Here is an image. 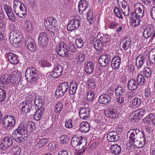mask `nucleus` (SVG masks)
I'll use <instances>...</instances> for the list:
<instances>
[{
	"instance_id": "obj_56",
	"label": "nucleus",
	"mask_w": 155,
	"mask_h": 155,
	"mask_svg": "<svg viewBox=\"0 0 155 155\" xmlns=\"http://www.w3.org/2000/svg\"><path fill=\"white\" fill-rule=\"evenodd\" d=\"M105 94L108 95L110 98L114 95V89L113 87H110L105 91Z\"/></svg>"
},
{
	"instance_id": "obj_7",
	"label": "nucleus",
	"mask_w": 155,
	"mask_h": 155,
	"mask_svg": "<svg viewBox=\"0 0 155 155\" xmlns=\"http://www.w3.org/2000/svg\"><path fill=\"white\" fill-rule=\"evenodd\" d=\"M23 39L22 35L18 31L16 32H11L10 33L9 39L12 45H18Z\"/></svg>"
},
{
	"instance_id": "obj_60",
	"label": "nucleus",
	"mask_w": 155,
	"mask_h": 155,
	"mask_svg": "<svg viewBox=\"0 0 155 155\" xmlns=\"http://www.w3.org/2000/svg\"><path fill=\"white\" fill-rule=\"evenodd\" d=\"M150 69L148 67L144 68L143 71V74L145 77L147 78L150 77L151 74Z\"/></svg>"
},
{
	"instance_id": "obj_37",
	"label": "nucleus",
	"mask_w": 155,
	"mask_h": 155,
	"mask_svg": "<svg viewBox=\"0 0 155 155\" xmlns=\"http://www.w3.org/2000/svg\"><path fill=\"white\" fill-rule=\"evenodd\" d=\"M96 36L97 38L100 39L103 44H107L110 40L108 35H104L100 32L98 33Z\"/></svg>"
},
{
	"instance_id": "obj_43",
	"label": "nucleus",
	"mask_w": 155,
	"mask_h": 155,
	"mask_svg": "<svg viewBox=\"0 0 155 155\" xmlns=\"http://www.w3.org/2000/svg\"><path fill=\"white\" fill-rule=\"evenodd\" d=\"M135 79L136 82L139 86L140 85H143L144 84L145 79L143 76L142 74H139L136 76H133Z\"/></svg>"
},
{
	"instance_id": "obj_52",
	"label": "nucleus",
	"mask_w": 155,
	"mask_h": 155,
	"mask_svg": "<svg viewBox=\"0 0 155 155\" xmlns=\"http://www.w3.org/2000/svg\"><path fill=\"white\" fill-rule=\"evenodd\" d=\"M87 98L89 101H93L95 99V92L92 91L90 90L87 93Z\"/></svg>"
},
{
	"instance_id": "obj_23",
	"label": "nucleus",
	"mask_w": 155,
	"mask_h": 155,
	"mask_svg": "<svg viewBox=\"0 0 155 155\" xmlns=\"http://www.w3.org/2000/svg\"><path fill=\"white\" fill-rule=\"evenodd\" d=\"M111 101V98L107 95L104 94L101 95L99 97L98 101L100 104L107 105L109 104Z\"/></svg>"
},
{
	"instance_id": "obj_13",
	"label": "nucleus",
	"mask_w": 155,
	"mask_h": 155,
	"mask_svg": "<svg viewBox=\"0 0 155 155\" xmlns=\"http://www.w3.org/2000/svg\"><path fill=\"white\" fill-rule=\"evenodd\" d=\"M117 3L119 8H122L121 10L124 16L129 15L130 12L126 2L124 0H117Z\"/></svg>"
},
{
	"instance_id": "obj_4",
	"label": "nucleus",
	"mask_w": 155,
	"mask_h": 155,
	"mask_svg": "<svg viewBox=\"0 0 155 155\" xmlns=\"http://www.w3.org/2000/svg\"><path fill=\"white\" fill-rule=\"evenodd\" d=\"M81 18L78 15L74 16L68 23L67 27L68 31H72L78 29L80 26Z\"/></svg>"
},
{
	"instance_id": "obj_64",
	"label": "nucleus",
	"mask_w": 155,
	"mask_h": 155,
	"mask_svg": "<svg viewBox=\"0 0 155 155\" xmlns=\"http://www.w3.org/2000/svg\"><path fill=\"white\" fill-rule=\"evenodd\" d=\"M49 149L51 151H53L56 149L57 147V145L55 142L49 143L48 145Z\"/></svg>"
},
{
	"instance_id": "obj_50",
	"label": "nucleus",
	"mask_w": 155,
	"mask_h": 155,
	"mask_svg": "<svg viewBox=\"0 0 155 155\" xmlns=\"http://www.w3.org/2000/svg\"><path fill=\"white\" fill-rule=\"evenodd\" d=\"M145 110L144 109H141L135 110L134 113L132 114V115L134 116L135 114H137L139 117L141 118L145 114Z\"/></svg>"
},
{
	"instance_id": "obj_30",
	"label": "nucleus",
	"mask_w": 155,
	"mask_h": 155,
	"mask_svg": "<svg viewBox=\"0 0 155 155\" xmlns=\"http://www.w3.org/2000/svg\"><path fill=\"white\" fill-rule=\"evenodd\" d=\"M8 60L12 64H16L19 62L18 56L12 53H9L7 54Z\"/></svg>"
},
{
	"instance_id": "obj_39",
	"label": "nucleus",
	"mask_w": 155,
	"mask_h": 155,
	"mask_svg": "<svg viewBox=\"0 0 155 155\" xmlns=\"http://www.w3.org/2000/svg\"><path fill=\"white\" fill-rule=\"evenodd\" d=\"M90 128V124L87 121L83 122L80 124V130L82 132H88Z\"/></svg>"
},
{
	"instance_id": "obj_25",
	"label": "nucleus",
	"mask_w": 155,
	"mask_h": 155,
	"mask_svg": "<svg viewBox=\"0 0 155 155\" xmlns=\"http://www.w3.org/2000/svg\"><path fill=\"white\" fill-rule=\"evenodd\" d=\"M45 99L44 97L41 96H39L37 98H36L34 101L35 107L38 108H44L43 107L45 103Z\"/></svg>"
},
{
	"instance_id": "obj_27",
	"label": "nucleus",
	"mask_w": 155,
	"mask_h": 155,
	"mask_svg": "<svg viewBox=\"0 0 155 155\" xmlns=\"http://www.w3.org/2000/svg\"><path fill=\"white\" fill-rule=\"evenodd\" d=\"M89 4L86 0H80L78 3V8L80 13L83 14L84 11L87 8Z\"/></svg>"
},
{
	"instance_id": "obj_48",
	"label": "nucleus",
	"mask_w": 155,
	"mask_h": 155,
	"mask_svg": "<svg viewBox=\"0 0 155 155\" xmlns=\"http://www.w3.org/2000/svg\"><path fill=\"white\" fill-rule=\"evenodd\" d=\"M115 15L118 18L123 20V17L120 8L117 6H115L113 10Z\"/></svg>"
},
{
	"instance_id": "obj_11",
	"label": "nucleus",
	"mask_w": 155,
	"mask_h": 155,
	"mask_svg": "<svg viewBox=\"0 0 155 155\" xmlns=\"http://www.w3.org/2000/svg\"><path fill=\"white\" fill-rule=\"evenodd\" d=\"M111 55L110 54H103L99 58L98 62L101 67L107 66L111 61Z\"/></svg>"
},
{
	"instance_id": "obj_14",
	"label": "nucleus",
	"mask_w": 155,
	"mask_h": 155,
	"mask_svg": "<svg viewBox=\"0 0 155 155\" xmlns=\"http://www.w3.org/2000/svg\"><path fill=\"white\" fill-rule=\"evenodd\" d=\"M104 114L107 117L112 119L116 118L119 116L116 108L114 107H111L105 110Z\"/></svg>"
},
{
	"instance_id": "obj_24",
	"label": "nucleus",
	"mask_w": 155,
	"mask_h": 155,
	"mask_svg": "<svg viewBox=\"0 0 155 155\" xmlns=\"http://www.w3.org/2000/svg\"><path fill=\"white\" fill-rule=\"evenodd\" d=\"M95 65L92 62L89 61H86L84 64L85 71L87 74H91L93 72Z\"/></svg>"
},
{
	"instance_id": "obj_9",
	"label": "nucleus",
	"mask_w": 155,
	"mask_h": 155,
	"mask_svg": "<svg viewBox=\"0 0 155 155\" xmlns=\"http://www.w3.org/2000/svg\"><path fill=\"white\" fill-rule=\"evenodd\" d=\"M32 106V102L25 101L20 103L19 108L22 114H27L30 111Z\"/></svg>"
},
{
	"instance_id": "obj_8",
	"label": "nucleus",
	"mask_w": 155,
	"mask_h": 155,
	"mask_svg": "<svg viewBox=\"0 0 155 155\" xmlns=\"http://www.w3.org/2000/svg\"><path fill=\"white\" fill-rule=\"evenodd\" d=\"M140 132L139 129L137 128L132 129L127 132V136L130 143L133 144L138 141Z\"/></svg>"
},
{
	"instance_id": "obj_15",
	"label": "nucleus",
	"mask_w": 155,
	"mask_h": 155,
	"mask_svg": "<svg viewBox=\"0 0 155 155\" xmlns=\"http://www.w3.org/2000/svg\"><path fill=\"white\" fill-rule=\"evenodd\" d=\"M63 70L62 66L59 64L55 65L51 73V75L53 78H58L61 75Z\"/></svg>"
},
{
	"instance_id": "obj_47",
	"label": "nucleus",
	"mask_w": 155,
	"mask_h": 155,
	"mask_svg": "<svg viewBox=\"0 0 155 155\" xmlns=\"http://www.w3.org/2000/svg\"><path fill=\"white\" fill-rule=\"evenodd\" d=\"M7 95V91L0 87V102H3L5 100Z\"/></svg>"
},
{
	"instance_id": "obj_28",
	"label": "nucleus",
	"mask_w": 155,
	"mask_h": 155,
	"mask_svg": "<svg viewBox=\"0 0 155 155\" xmlns=\"http://www.w3.org/2000/svg\"><path fill=\"white\" fill-rule=\"evenodd\" d=\"M24 134L15 130L12 134V137L17 142L22 143L23 142V136Z\"/></svg>"
},
{
	"instance_id": "obj_54",
	"label": "nucleus",
	"mask_w": 155,
	"mask_h": 155,
	"mask_svg": "<svg viewBox=\"0 0 155 155\" xmlns=\"http://www.w3.org/2000/svg\"><path fill=\"white\" fill-rule=\"evenodd\" d=\"M63 107V104L61 102H59L56 104L54 107V112L56 113H59L61 112Z\"/></svg>"
},
{
	"instance_id": "obj_40",
	"label": "nucleus",
	"mask_w": 155,
	"mask_h": 155,
	"mask_svg": "<svg viewBox=\"0 0 155 155\" xmlns=\"http://www.w3.org/2000/svg\"><path fill=\"white\" fill-rule=\"evenodd\" d=\"M131 17L130 18V21L129 22L131 26H133L134 27H137L139 24L140 19V18L136 16Z\"/></svg>"
},
{
	"instance_id": "obj_21",
	"label": "nucleus",
	"mask_w": 155,
	"mask_h": 155,
	"mask_svg": "<svg viewBox=\"0 0 155 155\" xmlns=\"http://www.w3.org/2000/svg\"><path fill=\"white\" fill-rule=\"evenodd\" d=\"M107 138L108 140L110 142H115L119 140V136L116 132L112 131L108 134Z\"/></svg>"
},
{
	"instance_id": "obj_33",
	"label": "nucleus",
	"mask_w": 155,
	"mask_h": 155,
	"mask_svg": "<svg viewBox=\"0 0 155 155\" xmlns=\"http://www.w3.org/2000/svg\"><path fill=\"white\" fill-rule=\"evenodd\" d=\"M48 142V140L46 138H43L39 140L34 146L35 149L38 150L41 148L45 147Z\"/></svg>"
},
{
	"instance_id": "obj_5",
	"label": "nucleus",
	"mask_w": 155,
	"mask_h": 155,
	"mask_svg": "<svg viewBox=\"0 0 155 155\" xmlns=\"http://www.w3.org/2000/svg\"><path fill=\"white\" fill-rule=\"evenodd\" d=\"M69 88V84L67 82H64L59 84L55 92V94L57 97H63L68 91Z\"/></svg>"
},
{
	"instance_id": "obj_59",
	"label": "nucleus",
	"mask_w": 155,
	"mask_h": 155,
	"mask_svg": "<svg viewBox=\"0 0 155 155\" xmlns=\"http://www.w3.org/2000/svg\"><path fill=\"white\" fill-rule=\"evenodd\" d=\"M4 17V14L3 11H0V29L4 27L5 23L3 19Z\"/></svg>"
},
{
	"instance_id": "obj_12",
	"label": "nucleus",
	"mask_w": 155,
	"mask_h": 155,
	"mask_svg": "<svg viewBox=\"0 0 155 155\" xmlns=\"http://www.w3.org/2000/svg\"><path fill=\"white\" fill-rule=\"evenodd\" d=\"M47 21H46V23L47 24L48 26V29L50 32L54 33L57 30L58 22L56 19L53 17H50L47 18Z\"/></svg>"
},
{
	"instance_id": "obj_1",
	"label": "nucleus",
	"mask_w": 155,
	"mask_h": 155,
	"mask_svg": "<svg viewBox=\"0 0 155 155\" xmlns=\"http://www.w3.org/2000/svg\"><path fill=\"white\" fill-rule=\"evenodd\" d=\"M72 146L76 150L79 151L83 149L87 145V140L84 137H76L72 138L71 140Z\"/></svg>"
},
{
	"instance_id": "obj_22",
	"label": "nucleus",
	"mask_w": 155,
	"mask_h": 155,
	"mask_svg": "<svg viewBox=\"0 0 155 155\" xmlns=\"http://www.w3.org/2000/svg\"><path fill=\"white\" fill-rule=\"evenodd\" d=\"M154 28L151 25L147 26L144 29L143 35L145 38H148L153 35Z\"/></svg>"
},
{
	"instance_id": "obj_49",
	"label": "nucleus",
	"mask_w": 155,
	"mask_h": 155,
	"mask_svg": "<svg viewBox=\"0 0 155 155\" xmlns=\"http://www.w3.org/2000/svg\"><path fill=\"white\" fill-rule=\"evenodd\" d=\"M25 124L24 123H20L18 125L17 128L15 130V131H18L24 134V132L25 131Z\"/></svg>"
},
{
	"instance_id": "obj_57",
	"label": "nucleus",
	"mask_w": 155,
	"mask_h": 155,
	"mask_svg": "<svg viewBox=\"0 0 155 155\" xmlns=\"http://www.w3.org/2000/svg\"><path fill=\"white\" fill-rule=\"evenodd\" d=\"M66 50L67 51L73 53L76 51V48L74 45L71 44L68 46L66 45Z\"/></svg>"
},
{
	"instance_id": "obj_2",
	"label": "nucleus",
	"mask_w": 155,
	"mask_h": 155,
	"mask_svg": "<svg viewBox=\"0 0 155 155\" xmlns=\"http://www.w3.org/2000/svg\"><path fill=\"white\" fill-rule=\"evenodd\" d=\"M25 74L27 80L30 83L33 84L38 81V71L35 68L31 67L27 69Z\"/></svg>"
},
{
	"instance_id": "obj_61",
	"label": "nucleus",
	"mask_w": 155,
	"mask_h": 155,
	"mask_svg": "<svg viewBox=\"0 0 155 155\" xmlns=\"http://www.w3.org/2000/svg\"><path fill=\"white\" fill-rule=\"evenodd\" d=\"M141 132L143 134L142 138L143 139V140L142 141H140L139 143V146L138 147V148H142L144 146L146 142V138L144 133L142 131H141Z\"/></svg>"
},
{
	"instance_id": "obj_38",
	"label": "nucleus",
	"mask_w": 155,
	"mask_h": 155,
	"mask_svg": "<svg viewBox=\"0 0 155 155\" xmlns=\"http://www.w3.org/2000/svg\"><path fill=\"white\" fill-rule=\"evenodd\" d=\"M144 120L146 121L148 124L152 123L155 126V115L152 113H150L144 118Z\"/></svg>"
},
{
	"instance_id": "obj_42",
	"label": "nucleus",
	"mask_w": 155,
	"mask_h": 155,
	"mask_svg": "<svg viewBox=\"0 0 155 155\" xmlns=\"http://www.w3.org/2000/svg\"><path fill=\"white\" fill-rule=\"evenodd\" d=\"M124 42L123 44L122 47L125 51H126L130 46L131 39L130 37L126 36L124 39Z\"/></svg>"
},
{
	"instance_id": "obj_32",
	"label": "nucleus",
	"mask_w": 155,
	"mask_h": 155,
	"mask_svg": "<svg viewBox=\"0 0 155 155\" xmlns=\"http://www.w3.org/2000/svg\"><path fill=\"white\" fill-rule=\"evenodd\" d=\"M142 98V96H139L133 99L131 101V104L132 107H136L139 106L142 102L141 100Z\"/></svg>"
},
{
	"instance_id": "obj_62",
	"label": "nucleus",
	"mask_w": 155,
	"mask_h": 155,
	"mask_svg": "<svg viewBox=\"0 0 155 155\" xmlns=\"http://www.w3.org/2000/svg\"><path fill=\"white\" fill-rule=\"evenodd\" d=\"M15 12L17 15L21 18H24L26 16L27 12L17 10V11H16V12Z\"/></svg>"
},
{
	"instance_id": "obj_36",
	"label": "nucleus",
	"mask_w": 155,
	"mask_h": 155,
	"mask_svg": "<svg viewBox=\"0 0 155 155\" xmlns=\"http://www.w3.org/2000/svg\"><path fill=\"white\" fill-rule=\"evenodd\" d=\"M125 87L121 86H118L115 89V94L116 96H122L126 94Z\"/></svg>"
},
{
	"instance_id": "obj_53",
	"label": "nucleus",
	"mask_w": 155,
	"mask_h": 155,
	"mask_svg": "<svg viewBox=\"0 0 155 155\" xmlns=\"http://www.w3.org/2000/svg\"><path fill=\"white\" fill-rule=\"evenodd\" d=\"M119 25V24L117 21L114 20L110 22L108 27L110 29L114 30L116 29Z\"/></svg>"
},
{
	"instance_id": "obj_34",
	"label": "nucleus",
	"mask_w": 155,
	"mask_h": 155,
	"mask_svg": "<svg viewBox=\"0 0 155 155\" xmlns=\"http://www.w3.org/2000/svg\"><path fill=\"white\" fill-rule=\"evenodd\" d=\"M145 58L144 56L139 55L137 56L136 60V65L139 69H140L145 63Z\"/></svg>"
},
{
	"instance_id": "obj_29",
	"label": "nucleus",
	"mask_w": 155,
	"mask_h": 155,
	"mask_svg": "<svg viewBox=\"0 0 155 155\" xmlns=\"http://www.w3.org/2000/svg\"><path fill=\"white\" fill-rule=\"evenodd\" d=\"M110 151L114 155H119L120 154L121 151L120 146L117 144L112 145L110 147Z\"/></svg>"
},
{
	"instance_id": "obj_6",
	"label": "nucleus",
	"mask_w": 155,
	"mask_h": 155,
	"mask_svg": "<svg viewBox=\"0 0 155 155\" xmlns=\"http://www.w3.org/2000/svg\"><path fill=\"white\" fill-rule=\"evenodd\" d=\"M2 126L6 129L10 130L13 128L15 125V120L14 117L7 115L4 117L2 121Z\"/></svg>"
},
{
	"instance_id": "obj_55",
	"label": "nucleus",
	"mask_w": 155,
	"mask_h": 155,
	"mask_svg": "<svg viewBox=\"0 0 155 155\" xmlns=\"http://www.w3.org/2000/svg\"><path fill=\"white\" fill-rule=\"evenodd\" d=\"M60 142L61 144H65L69 141L70 138L68 136L64 135H61L60 137Z\"/></svg>"
},
{
	"instance_id": "obj_46",
	"label": "nucleus",
	"mask_w": 155,
	"mask_h": 155,
	"mask_svg": "<svg viewBox=\"0 0 155 155\" xmlns=\"http://www.w3.org/2000/svg\"><path fill=\"white\" fill-rule=\"evenodd\" d=\"M93 12L91 9H90L86 13V17L88 22L90 24L93 22Z\"/></svg>"
},
{
	"instance_id": "obj_63",
	"label": "nucleus",
	"mask_w": 155,
	"mask_h": 155,
	"mask_svg": "<svg viewBox=\"0 0 155 155\" xmlns=\"http://www.w3.org/2000/svg\"><path fill=\"white\" fill-rule=\"evenodd\" d=\"M75 45L78 48H81L83 46L84 42L81 38L76 39L75 40Z\"/></svg>"
},
{
	"instance_id": "obj_41",
	"label": "nucleus",
	"mask_w": 155,
	"mask_h": 155,
	"mask_svg": "<svg viewBox=\"0 0 155 155\" xmlns=\"http://www.w3.org/2000/svg\"><path fill=\"white\" fill-rule=\"evenodd\" d=\"M93 45L96 50H99L103 45V44L100 39L94 38L93 40Z\"/></svg>"
},
{
	"instance_id": "obj_17",
	"label": "nucleus",
	"mask_w": 155,
	"mask_h": 155,
	"mask_svg": "<svg viewBox=\"0 0 155 155\" xmlns=\"http://www.w3.org/2000/svg\"><path fill=\"white\" fill-rule=\"evenodd\" d=\"M66 48V44L63 42H61L57 46L56 51L60 56L64 57L67 51Z\"/></svg>"
},
{
	"instance_id": "obj_3",
	"label": "nucleus",
	"mask_w": 155,
	"mask_h": 155,
	"mask_svg": "<svg viewBox=\"0 0 155 155\" xmlns=\"http://www.w3.org/2000/svg\"><path fill=\"white\" fill-rule=\"evenodd\" d=\"M135 12H131V15L137 16L138 18H142L145 16H146L147 11L144 7L143 5L140 3H136L134 6Z\"/></svg>"
},
{
	"instance_id": "obj_31",
	"label": "nucleus",
	"mask_w": 155,
	"mask_h": 155,
	"mask_svg": "<svg viewBox=\"0 0 155 155\" xmlns=\"http://www.w3.org/2000/svg\"><path fill=\"white\" fill-rule=\"evenodd\" d=\"M121 59L119 57H116L113 58L111 61V66L112 68L117 69L120 66Z\"/></svg>"
},
{
	"instance_id": "obj_20",
	"label": "nucleus",
	"mask_w": 155,
	"mask_h": 155,
	"mask_svg": "<svg viewBox=\"0 0 155 155\" xmlns=\"http://www.w3.org/2000/svg\"><path fill=\"white\" fill-rule=\"evenodd\" d=\"M139 87L135 79L132 77V78L128 82L127 87L130 91H134L137 89Z\"/></svg>"
},
{
	"instance_id": "obj_45",
	"label": "nucleus",
	"mask_w": 155,
	"mask_h": 155,
	"mask_svg": "<svg viewBox=\"0 0 155 155\" xmlns=\"http://www.w3.org/2000/svg\"><path fill=\"white\" fill-rule=\"evenodd\" d=\"M12 155H19L21 153V149L18 146L13 147L10 150Z\"/></svg>"
},
{
	"instance_id": "obj_16",
	"label": "nucleus",
	"mask_w": 155,
	"mask_h": 155,
	"mask_svg": "<svg viewBox=\"0 0 155 155\" xmlns=\"http://www.w3.org/2000/svg\"><path fill=\"white\" fill-rule=\"evenodd\" d=\"M91 110L87 107H82L79 110V114L80 117L82 119L87 120L90 116Z\"/></svg>"
},
{
	"instance_id": "obj_19",
	"label": "nucleus",
	"mask_w": 155,
	"mask_h": 155,
	"mask_svg": "<svg viewBox=\"0 0 155 155\" xmlns=\"http://www.w3.org/2000/svg\"><path fill=\"white\" fill-rule=\"evenodd\" d=\"M38 40L40 41L42 47H45L48 44V34L45 32L40 33L38 37Z\"/></svg>"
},
{
	"instance_id": "obj_35",
	"label": "nucleus",
	"mask_w": 155,
	"mask_h": 155,
	"mask_svg": "<svg viewBox=\"0 0 155 155\" xmlns=\"http://www.w3.org/2000/svg\"><path fill=\"white\" fill-rule=\"evenodd\" d=\"M45 112V108H38V110L34 114V119L36 120H40L42 115Z\"/></svg>"
},
{
	"instance_id": "obj_51",
	"label": "nucleus",
	"mask_w": 155,
	"mask_h": 155,
	"mask_svg": "<svg viewBox=\"0 0 155 155\" xmlns=\"http://www.w3.org/2000/svg\"><path fill=\"white\" fill-rule=\"evenodd\" d=\"M24 27L28 31H30L33 30L34 26L32 22L27 20L25 23Z\"/></svg>"
},
{
	"instance_id": "obj_58",
	"label": "nucleus",
	"mask_w": 155,
	"mask_h": 155,
	"mask_svg": "<svg viewBox=\"0 0 155 155\" xmlns=\"http://www.w3.org/2000/svg\"><path fill=\"white\" fill-rule=\"evenodd\" d=\"M34 124L31 122H28L25 125V131L28 132L32 131L33 129Z\"/></svg>"
},
{
	"instance_id": "obj_10",
	"label": "nucleus",
	"mask_w": 155,
	"mask_h": 155,
	"mask_svg": "<svg viewBox=\"0 0 155 155\" xmlns=\"http://www.w3.org/2000/svg\"><path fill=\"white\" fill-rule=\"evenodd\" d=\"M12 139L10 137H5L3 138L0 144V149L6 151L13 145Z\"/></svg>"
},
{
	"instance_id": "obj_44",
	"label": "nucleus",
	"mask_w": 155,
	"mask_h": 155,
	"mask_svg": "<svg viewBox=\"0 0 155 155\" xmlns=\"http://www.w3.org/2000/svg\"><path fill=\"white\" fill-rule=\"evenodd\" d=\"M78 85L74 81H72L70 84L69 90V93L71 95H73L76 93Z\"/></svg>"
},
{
	"instance_id": "obj_18",
	"label": "nucleus",
	"mask_w": 155,
	"mask_h": 155,
	"mask_svg": "<svg viewBox=\"0 0 155 155\" xmlns=\"http://www.w3.org/2000/svg\"><path fill=\"white\" fill-rule=\"evenodd\" d=\"M25 45L31 51L34 52L36 49V45L34 40L31 37H27L25 40Z\"/></svg>"
},
{
	"instance_id": "obj_26",
	"label": "nucleus",
	"mask_w": 155,
	"mask_h": 155,
	"mask_svg": "<svg viewBox=\"0 0 155 155\" xmlns=\"http://www.w3.org/2000/svg\"><path fill=\"white\" fill-rule=\"evenodd\" d=\"M13 78V74H7L2 75L0 78L1 82L3 84L10 83L11 79Z\"/></svg>"
}]
</instances>
